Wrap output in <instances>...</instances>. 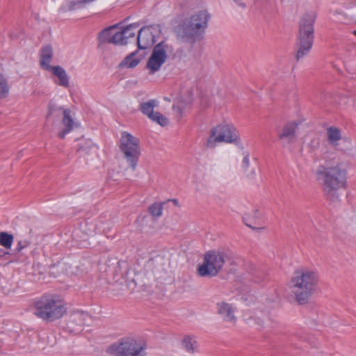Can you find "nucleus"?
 <instances>
[{
  "mask_svg": "<svg viewBox=\"0 0 356 356\" xmlns=\"http://www.w3.org/2000/svg\"><path fill=\"white\" fill-rule=\"evenodd\" d=\"M92 318L87 313L80 311L74 312L70 316L67 328L74 334L80 333L84 325H89Z\"/></svg>",
  "mask_w": 356,
  "mask_h": 356,
  "instance_id": "4468645a",
  "label": "nucleus"
},
{
  "mask_svg": "<svg viewBox=\"0 0 356 356\" xmlns=\"http://www.w3.org/2000/svg\"><path fill=\"white\" fill-rule=\"evenodd\" d=\"M181 348L188 354H195L199 352V344L195 335H185L181 341Z\"/></svg>",
  "mask_w": 356,
  "mask_h": 356,
  "instance_id": "6ab92c4d",
  "label": "nucleus"
},
{
  "mask_svg": "<svg viewBox=\"0 0 356 356\" xmlns=\"http://www.w3.org/2000/svg\"><path fill=\"white\" fill-rule=\"evenodd\" d=\"M146 344L142 340L125 338L110 346V352L118 356H145Z\"/></svg>",
  "mask_w": 356,
  "mask_h": 356,
  "instance_id": "1a4fd4ad",
  "label": "nucleus"
},
{
  "mask_svg": "<svg viewBox=\"0 0 356 356\" xmlns=\"http://www.w3.org/2000/svg\"><path fill=\"white\" fill-rule=\"evenodd\" d=\"M154 42L152 28L144 27L138 31L137 44L139 49H145Z\"/></svg>",
  "mask_w": 356,
  "mask_h": 356,
  "instance_id": "f3484780",
  "label": "nucleus"
},
{
  "mask_svg": "<svg viewBox=\"0 0 356 356\" xmlns=\"http://www.w3.org/2000/svg\"><path fill=\"white\" fill-rule=\"evenodd\" d=\"M348 162H339L333 165H319L314 174L316 180L321 184L325 195L334 197L337 191L345 187L346 184L347 169Z\"/></svg>",
  "mask_w": 356,
  "mask_h": 356,
  "instance_id": "f257e3e1",
  "label": "nucleus"
},
{
  "mask_svg": "<svg viewBox=\"0 0 356 356\" xmlns=\"http://www.w3.org/2000/svg\"><path fill=\"white\" fill-rule=\"evenodd\" d=\"M164 99L168 102H170V99L169 97H164Z\"/></svg>",
  "mask_w": 356,
  "mask_h": 356,
  "instance_id": "c9c22d12",
  "label": "nucleus"
},
{
  "mask_svg": "<svg viewBox=\"0 0 356 356\" xmlns=\"http://www.w3.org/2000/svg\"><path fill=\"white\" fill-rule=\"evenodd\" d=\"M192 102V94L188 92L187 94L181 95L172 106V109L175 111L179 118L183 113L184 109Z\"/></svg>",
  "mask_w": 356,
  "mask_h": 356,
  "instance_id": "412c9836",
  "label": "nucleus"
},
{
  "mask_svg": "<svg viewBox=\"0 0 356 356\" xmlns=\"http://www.w3.org/2000/svg\"><path fill=\"white\" fill-rule=\"evenodd\" d=\"M234 1H236V3H238L240 6H241L243 8L245 7V4L244 3L241 2V0H234Z\"/></svg>",
  "mask_w": 356,
  "mask_h": 356,
  "instance_id": "72a5a7b5",
  "label": "nucleus"
},
{
  "mask_svg": "<svg viewBox=\"0 0 356 356\" xmlns=\"http://www.w3.org/2000/svg\"><path fill=\"white\" fill-rule=\"evenodd\" d=\"M13 236L7 232H0V245L4 247L6 249H10L13 242Z\"/></svg>",
  "mask_w": 356,
  "mask_h": 356,
  "instance_id": "bb28decb",
  "label": "nucleus"
},
{
  "mask_svg": "<svg viewBox=\"0 0 356 356\" xmlns=\"http://www.w3.org/2000/svg\"><path fill=\"white\" fill-rule=\"evenodd\" d=\"M227 258L226 254L220 251L210 250L204 255L202 264L197 268V273L201 277L216 276L222 270Z\"/></svg>",
  "mask_w": 356,
  "mask_h": 356,
  "instance_id": "423d86ee",
  "label": "nucleus"
},
{
  "mask_svg": "<svg viewBox=\"0 0 356 356\" xmlns=\"http://www.w3.org/2000/svg\"><path fill=\"white\" fill-rule=\"evenodd\" d=\"M319 144V140L318 138H314L312 140L311 143H310V145L312 147H316Z\"/></svg>",
  "mask_w": 356,
  "mask_h": 356,
  "instance_id": "2f4dec72",
  "label": "nucleus"
},
{
  "mask_svg": "<svg viewBox=\"0 0 356 356\" xmlns=\"http://www.w3.org/2000/svg\"><path fill=\"white\" fill-rule=\"evenodd\" d=\"M209 17L210 15L206 10H201L193 14L184 22V35L190 39L198 38L207 27Z\"/></svg>",
  "mask_w": 356,
  "mask_h": 356,
  "instance_id": "0eeeda50",
  "label": "nucleus"
},
{
  "mask_svg": "<svg viewBox=\"0 0 356 356\" xmlns=\"http://www.w3.org/2000/svg\"><path fill=\"white\" fill-rule=\"evenodd\" d=\"M120 149L131 168L135 170L140 153L139 140L126 131L122 132L120 140Z\"/></svg>",
  "mask_w": 356,
  "mask_h": 356,
  "instance_id": "9d476101",
  "label": "nucleus"
},
{
  "mask_svg": "<svg viewBox=\"0 0 356 356\" xmlns=\"http://www.w3.org/2000/svg\"><path fill=\"white\" fill-rule=\"evenodd\" d=\"M325 138L332 148L341 152L349 158L355 156V148L348 140L343 138L340 129L335 127H327L325 130Z\"/></svg>",
  "mask_w": 356,
  "mask_h": 356,
  "instance_id": "9b49d317",
  "label": "nucleus"
},
{
  "mask_svg": "<svg viewBox=\"0 0 356 356\" xmlns=\"http://www.w3.org/2000/svg\"><path fill=\"white\" fill-rule=\"evenodd\" d=\"M150 119L161 126H165L168 124V120L159 112H156Z\"/></svg>",
  "mask_w": 356,
  "mask_h": 356,
  "instance_id": "c756f323",
  "label": "nucleus"
},
{
  "mask_svg": "<svg viewBox=\"0 0 356 356\" xmlns=\"http://www.w3.org/2000/svg\"><path fill=\"white\" fill-rule=\"evenodd\" d=\"M171 201H172V202L174 203V204H175V205H176V206H177V205H178V204H179L178 200H176V199H173V200H172Z\"/></svg>",
  "mask_w": 356,
  "mask_h": 356,
  "instance_id": "f704fd0d",
  "label": "nucleus"
},
{
  "mask_svg": "<svg viewBox=\"0 0 356 356\" xmlns=\"http://www.w3.org/2000/svg\"><path fill=\"white\" fill-rule=\"evenodd\" d=\"M29 245V242L26 240H21V241H19L17 244V246L15 248V252L16 253H19L24 248L28 247Z\"/></svg>",
  "mask_w": 356,
  "mask_h": 356,
  "instance_id": "7c9ffc66",
  "label": "nucleus"
},
{
  "mask_svg": "<svg viewBox=\"0 0 356 356\" xmlns=\"http://www.w3.org/2000/svg\"><path fill=\"white\" fill-rule=\"evenodd\" d=\"M255 323L262 328H273L277 324V321L268 312H264V316L257 317Z\"/></svg>",
  "mask_w": 356,
  "mask_h": 356,
  "instance_id": "5701e85b",
  "label": "nucleus"
},
{
  "mask_svg": "<svg viewBox=\"0 0 356 356\" xmlns=\"http://www.w3.org/2000/svg\"><path fill=\"white\" fill-rule=\"evenodd\" d=\"M48 72H51L56 78L54 82L60 86L68 88L70 86L69 77L65 70L60 66L52 67Z\"/></svg>",
  "mask_w": 356,
  "mask_h": 356,
  "instance_id": "a211bd4d",
  "label": "nucleus"
},
{
  "mask_svg": "<svg viewBox=\"0 0 356 356\" xmlns=\"http://www.w3.org/2000/svg\"><path fill=\"white\" fill-rule=\"evenodd\" d=\"M298 124L296 122L286 123L278 134V141L284 147L293 143L297 137Z\"/></svg>",
  "mask_w": 356,
  "mask_h": 356,
  "instance_id": "2eb2a0df",
  "label": "nucleus"
},
{
  "mask_svg": "<svg viewBox=\"0 0 356 356\" xmlns=\"http://www.w3.org/2000/svg\"><path fill=\"white\" fill-rule=\"evenodd\" d=\"M141 58L137 56V51H134L128 55L120 63V67L127 68H134L137 66Z\"/></svg>",
  "mask_w": 356,
  "mask_h": 356,
  "instance_id": "b1692460",
  "label": "nucleus"
},
{
  "mask_svg": "<svg viewBox=\"0 0 356 356\" xmlns=\"http://www.w3.org/2000/svg\"><path fill=\"white\" fill-rule=\"evenodd\" d=\"M157 106V102L154 99H151L147 102H144L140 104V109L141 112L147 115L149 119L153 117L154 108Z\"/></svg>",
  "mask_w": 356,
  "mask_h": 356,
  "instance_id": "a878e982",
  "label": "nucleus"
},
{
  "mask_svg": "<svg viewBox=\"0 0 356 356\" xmlns=\"http://www.w3.org/2000/svg\"><path fill=\"white\" fill-rule=\"evenodd\" d=\"M138 26L132 24L124 29H119L117 26H112L104 29L99 35L102 42L112 43L117 45H125L130 40H134Z\"/></svg>",
  "mask_w": 356,
  "mask_h": 356,
  "instance_id": "39448f33",
  "label": "nucleus"
},
{
  "mask_svg": "<svg viewBox=\"0 0 356 356\" xmlns=\"http://www.w3.org/2000/svg\"><path fill=\"white\" fill-rule=\"evenodd\" d=\"M171 51V47L164 42H159L154 47L146 65L150 74L160 70L161 66L167 60L168 54Z\"/></svg>",
  "mask_w": 356,
  "mask_h": 356,
  "instance_id": "f8f14e48",
  "label": "nucleus"
},
{
  "mask_svg": "<svg viewBox=\"0 0 356 356\" xmlns=\"http://www.w3.org/2000/svg\"><path fill=\"white\" fill-rule=\"evenodd\" d=\"M53 57V51L51 47L47 46L41 51L40 64L41 67L49 71L53 66L50 65Z\"/></svg>",
  "mask_w": 356,
  "mask_h": 356,
  "instance_id": "4be33fe9",
  "label": "nucleus"
},
{
  "mask_svg": "<svg viewBox=\"0 0 356 356\" xmlns=\"http://www.w3.org/2000/svg\"><path fill=\"white\" fill-rule=\"evenodd\" d=\"M8 254H9L8 252L6 251L3 249L0 248V257H6Z\"/></svg>",
  "mask_w": 356,
  "mask_h": 356,
  "instance_id": "473e14b6",
  "label": "nucleus"
},
{
  "mask_svg": "<svg viewBox=\"0 0 356 356\" xmlns=\"http://www.w3.org/2000/svg\"><path fill=\"white\" fill-rule=\"evenodd\" d=\"M216 311L225 322L232 325L236 324L237 321L236 307L234 305L225 301H220L216 304Z\"/></svg>",
  "mask_w": 356,
  "mask_h": 356,
  "instance_id": "dca6fc26",
  "label": "nucleus"
},
{
  "mask_svg": "<svg viewBox=\"0 0 356 356\" xmlns=\"http://www.w3.org/2000/svg\"><path fill=\"white\" fill-rule=\"evenodd\" d=\"M97 147L92 142L90 139L81 138L78 140L76 145V152L81 156H86L96 153Z\"/></svg>",
  "mask_w": 356,
  "mask_h": 356,
  "instance_id": "aec40b11",
  "label": "nucleus"
},
{
  "mask_svg": "<svg viewBox=\"0 0 356 356\" xmlns=\"http://www.w3.org/2000/svg\"><path fill=\"white\" fill-rule=\"evenodd\" d=\"M315 12L305 13L299 23L298 35V51L296 58L300 60L310 51L314 40V24L316 20Z\"/></svg>",
  "mask_w": 356,
  "mask_h": 356,
  "instance_id": "7ed1b4c3",
  "label": "nucleus"
},
{
  "mask_svg": "<svg viewBox=\"0 0 356 356\" xmlns=\"http://www.w3.org/2000/svg\"><path fill=\"white\" fill-rule=\"evenodd\" d=\"M353 34L356 36V30L353 31Z\"/></svg>",
  "mask_w": 356,
  "mask_h": 356,
  "instance_id": "e433bc0d",
  "label": "nucleus"
},
{
  "mask_svg": "<svg viewBox=\"0 0 356 356\" xmlns=\"http://www.w3.org/2000/svg\"><path fill=\"white\" fill-rule=\"evenodd\" d=\"M9 92L7 80L0 74V98L5 97Z\"/></svg>",
  "mask_w": 356,
  "mask_h": 356,
  "instance_id": "c85d7f7f",
  "label": "nucleus"
},
{
  "mask_svg": "<svg viewBox=\"0 0 356 356\" xmlns=\"http://www.w3.org/2000/svg\"><path fill=\"white\" fill-rule=\"evenodd\" d=\"M51 115L62 116L61 131L58 134V136L60 138H64L65 135L72 131L76 126V123L69 109H65L63 107L50 106L48 116Z\"/></svg>",
  "mask_w": 356,
  "mask_h": 356,
  "instance_id": "ddd939ff",
  "label": "nucleus"
},
{
  "mask_svg": "<svg viewBox=\"0 0 356 356\" xmlns=\"http://www.w3.org/2000/svg\"><path fill=\"white\" fill-rule=\"evenodd\" d=\"M241 167L247 177L252 179L256 176V170L254 168H250V157L248 153L243 154Z\"/></svg>",
  "mask_w": 356,
  "mask_h": 356,
  "instance_id": "393cba45",
  "label": "nucleus"
},
{
  "mask_svg": "<svg viewBox=\"0 0 356 356\" xmlns=\"http://www.w3.org/2000/svg\"><path fill=\"white\" fill-rule=\"evenodd\" d=\"M34 306L35 315L47 321L59 319L66 312V308L62 300L52 296L42 297Z\"/></svg>",
  "mask_w": 356,
  "mask_h": 356,
  "instance_id": "20e7f679",
  "label": "nucleus"
},
{
  "mask_svg": "<svg viewBox=\"0 0 356 356\" xmlns=\"http://www.w3.org/2000/svg\"><path fill=\"white\" fill-rule=\"evenodd\" d=\"M238 139V134L236 129L230 124L221 123L213 127L207 141L208 148H214L217 143H232Z\"/></svg>",
  "mask_w": 356,
  "mask_h": 356,
  "instance_id": "6e6552de",
  "label": "nucleus"
},
{
  "mask_svg": "<svg viewBox=\"0 0 356 356\" xmlns=\"http://www.w3.org/2000/svg\"><path fill=\"white\" fill-rule=\"evenodd\" d=\"M149 211L154 217H160L163 213V203H154L149 207Z\"/></svg>",
  "mask_w": 356,
  "mask_h": 356,
  "instance_id": "cd10ccee",
  "label": "nucleus"
},
{
  "mask_svg": "<svg viewBox=\"0 0 356 356\" xmlns=\"http://www.w3.org/2000/svg\"><path fill=\"white\" fill-rule=\"evenodd\" d=\"M318 282L316 271L302 267L294 270L288 286L295 300L300 305H303L315 292Z\"/></svg>",
  "mask_w": 356,
  "mask_h": 356,
  "instance_id": "f03ea898",
  "label": "nucleus"
}]
</instances>
